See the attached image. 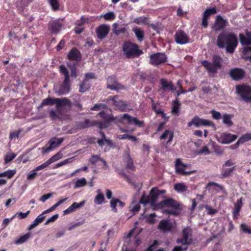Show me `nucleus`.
Segmentation results:
<instances>
[{
	"mask_svg": "<svg viewBox=\"0 0 251 251\" xmlns=\"http://www.w3.org/2000/svg\"><path fill=\"white\" fill-rule=\"evenodd\" d=\"M71 74L69 75V71L64 65H61L59 67V72L64 76V79L59 87L58 90L59 95L66 94L70 91L71 82L70 77L76 78L77 77L76 68L75 64H68Z\"/></svg>",
	"mask_w": 251,
	"mask_h": 251,
	"instance_id": "nucleus-1",
	"label": "nucleus"
},
{
	"mask_svg": "<svg viewBox=\"0 0 251 251\" xmlns=\"http://www.w3.org/2000/svg\"><path fill=\"white\" fill-rule=\"evenodd\" d=\"M217 46L221 49L226 47L227 52L232 53L238 45L237 38L233 33H221L217 40Z\"/></svg>",
	"mask_w": 251,
	"mask_h": 251,
	"instance_id": "nucleus-2",
	"label": "nucleus"
},
{
	"mask_svg": "<svg viewBox=\"0 0 251 251\" xmlns=\"http://www.w3.org/2000/svg\"><path fill=\"white\" fill-rule=\"evenodd\" d=\"M138 45L129 41L126 42L123 47V50L127 58L138 57L143 54Z\"/></svg>",
	"mask_w": 251,
	"mask_h": 251,
	"instance_id": "nucleus-3",
	"label": "nucleus"
},
{
	"mask_svg": "<svg viewBox=\"0 0 251 251\" xmlns=\"http://www.w3.org/2000/svg\"><path fill=\"white\" fill-rule=\"evenodd\" d=\"M222 58L218 55H214L212 57V62L203 60L201 62V65L203 66L208 73L215 74L218 69L222 68Z\"/></svg>",
	"mask_w": 251,
	"mask_h": 251,
	"instance_id": "nucleus-4",
	"label": "nucleus"
},
{
	"mask_svg": "<svg viewBox=\"0 0 251 251\" xmlns=\"http://www.w3.org/2000/svg\"><path fill=\"white\" fill-rule=\"evenodd\" d=\"M236 93L243 100L247 103H251V86L241 84L236 86Z\"/></svg>",
	"mask_w": 251,
	"mask_h": 251,
	"instance_id": "nucleus-5",
	"label": "nucleus"
},
{
	"mask_svg": "<svg viewBox=\"0 0 251 251\" xmlns=\"http://www.w3.org/2000/svg\"><path fill=\"white\" fill-rule=\"evenodd\" d=\"M149 63L154 66L166 63L168 61V57L165 53L157 52L151 54L150 56Z\"/></svg>",
	"mask_w": 251,
	"mask_h": 251,
	"instance_id": "nucleus-6",
	"label": "nucleus"
},
{
	"mask_svg": "<svg viewBox=\"0 0 251 251\" xmlns=\"http://www.w3.org/2000/svg\"><path fill=\"white\" fill-rule=\"evenodd\" d=\"M118 122L123 124L127 123L130 125H134L138 127H142L144 125L143 121H139L137 118L133 117L128 114L122 115L118 119Z\"/></svg>",
	"mask_w": 251,
	"mask_h": 251,
	"instance_id": "nucleus-7",
	"label": "nucleus"
},
{
	"mask_svg": "<svg viewBox=\"0 0 251 251\" xmlns=\"http://www.w3.org/2000/svg\"><path fill=\"white\" fill-rule=\"evenodd\" d=\"M182 238L177 239L176 242L182 245H188L192 243V230L190 227H186L182 229Z\"/></svg>",
	"mask_w": 251,
	"mask_h": 251,
	"instance_id": "nucleus-8",
	"label": "nucleus"
},
{
	"mask_svg": "<svg viewBox=\"0 0 251 251\" xmlns=\"http://www.w3.org/2000/svg\"><path fill=\"white\" fill-rule=\"evenodd\" d=\"M107 88L111 90L119 91L125 89V86L119 83L114 75L109 76L107 78Z\"/></svg>",
	"mask_w": 251,
	"mask_h": 251,
	"instance_id": "nucleus-9",
	"label": "nucleus"
},
{
	"mask_svg": "<svg viewBox=\"0 0 251 251\" xmlns=\"http://www.w3.org/2000/svg\"><path fill=\"white\" fill-rule=\"evenodd\" d=\"M194 125L196 127L201 126H214L212 122L208 120L201 119L198 116H195L192 120L188 123V126L190 127Z\"/></svg>",
	"mask_w": 251,
	"mask_h": 251,
	"instance_id": "nucleus-10",
	"label": "nucleus"
},
{
	"mask_svg": "<svg viewBox=\"0 0 251 251\" xmlns=\"http://www.w3.org/2000/svg\"><path fill=\"white\" fill-rule=\"evenodd\" d=\"M64 140V138H58L53 137L51 138L48 142L49 145L47 147L42 148L43 153H46L58 147Z\"/></svg>",
	"mask_w": 251,
	"mask_h": 251,
	"instance_id": "nucleus-11",
	"label": "nucleus"
},
{
	"mask_svg": "<svg viewBox=\"0 0 251 251\" xmlns=\"http://www.w3.org/2000/svg\"><path fill=\"white\" fill-rule=\"evenodd\" d=\"M229 76L235 81H239L242 79L245 75L244 70L239 68H235L230 69L229 72Z\"/></svg>",
	"mask_w": 251,
	"mask_h": 251,
	"instance_id": "nucleus-12",
	"label": "nucleus"
},
{
	"mask_svg": "<svg viewBox=\"0 0 251 251\" xmlns=\"http://www.w3.org/2000/svg\"><path fill=\"white\" fill-rule=\"evenodd\" d=\"M228 22L221 15L217 16L214 24L212 25V29L215 31H220L227 26Z\"/></svg>",
	"mask_w": 251,
	"mask_h": 251,
	"instance_id": "nucleus-13",
	"label": "nucleus"
},
{
	"mask_svg": "<svg viewBox=\"0 0 251 251\" xmlns=\"http://www.w3.org/2000/svg\"><path fill=\"white\" fill-rule=\"evenodd\" d=\"M110 31V26L106 25H101L96 30L97 37L100 40L105 38Z\"/></svg>",
	"mask_w": 251,
	"mask_h": 251,
	"instance_id": "nucleus-14",
	"label": "nucleus"
},
{
	"mask_svg": "<svg viewBox=\"0 0 251 251\" xmlns=\"http://www.w3.org/2000/svg\"><path fill=\"white\" fill-rule=\"evenodd\" d=\"M175 39L178 44H186L189 42L188 36L183 30H179L175 35Z\"/></svg>",
	"mask_w": 251,
	"mask_h": 251,
	"instance_id": "nucleus-15",
	"label": "nucleus"
},
{
	"mask_svg": "<svg viewBox=\"0 0 251 251\" xmlns=\"http://www.w3.org/2000/svg\"><path fill=\"white\" fill-rule=\"evenodd\" d=\"M188 164L183 163L180 159H177L175 164L176 173L182 175H188L191 174L192 172H186L184 171V170L188 167Z\"/></svg>",
	"mask_w": 251,
	"mask_h": 251,
	"instance_id": "nucleus-16",
	"label": "nucleus"
},
{
	"mask_svg": "<svg viewBox=\"0 0 251 251\" xmlns=\"http://www.w3.org/2000/svg\"><path fill=\"white\" fill-rule=\"evenodd\" d=\"M118 98V96L116 95L113 96L110 100L112 101L113 104L119 110L121 111H126L128 105V103L124 100H117L116 99Z\"/></svg>",
	"mask_w": 251,
	"mask_h": 251,
	"instance_id": "nucleus-17",
	"label": "nucleus"
},
{
	"mask_svg": "<svg viewBox=\"0 0 251 251\" xmlns=\"http://www.w3.org/2000/svg\"><path fill=\"white\" fill-rule=\"evenodd\" d=\"M173 227L172 223L170 220H161L158 226V228L164 233H167L172 231Z\"/></svg>",
	"mask_w": 251,
	"mask_h": 251,
	"instance_id": "nucleus-18",
	"label": "nucleus"
},
{
	"mask_svg": "<svg viewBox=\"0 0 251 251\" xmlns=\"http://www.w3.org/2000/svg\"><path fill=\"white\" fill-rule=\"evenodd\" d=\"M62 24L58 20L50 21L49 24V29L52 34H57L61 29Z\"/></svg>",
	"mask_w": 251,
	"mask_h": 251,
	"instance_id": "nucleus-19",
	"label": "nucleus"
},
{
	"mask_svg": "<svg viewBox=\"0 0 251 251\" xmlns=\"http://www.w3.org/2000/svg\"><path fill=\"white\" fill-rule=\"evenodd\" d=\"M68 58L70 60L80 61L82 58L80 51L75 47L73 48L69 52Z\"/></svg>",
	"mask_w": 251,
	"mask_h": 251,
	"instance_id": "nucleus-20",
	"label": "nucleus"
},
{
	"mask_svg": "<svg viewBox=\"0 0 251 251\" xmlns=\"http://www.w3.org/2000/svg\"><path fill=\"white\" fill-rule=\"evenodd\" d=\"M237 138V135L229 133H224L220 137L219 142L224 144L231 143Z\"/></svg>",
	"mask_w": 251,
	"mask_h": 251,
	"instance_id": "nucleus-21",
	"label": "nucleus"
},
{
	"mask_svg": "<svg viewBox=\"0 0 251 251\" xmlns=\"http://www.w3.org/2000/svg\"><path fill=\"white\" fill-rule=\"evenodd\" d=\"M85 201H83L79 203H77L76 202H73L68 208L63 211L64 214H69L75 211L76 210L82 207L85 204Z\"/></svg>",
	"mask_w": 251,
	"mask_h": 251,
	"instance_id": "nucleus-22",
	"label": "nucleus"
},
{
	"mask_svg": "<svg viewBox=\"0 0 251 251\" xmlns=\"http://www.w3.org/2000/svg\"><path fill=\"white\" fill-rule=\"evenodd\" d=\"M160 84L161 86L160 88V90L164 91H165L167 90L174 91L176 90L172 81L168 82L166 79L162 78L160 80Z\"/></svg>",
	"mask_w": 251,
	"mask_h": 251,
	"instance_id": "nucleus-23",
	"label": "nucleus"
},
{
	"mask_svg": "<svg viewBox=\"0 0 251 251\" xmlns=\"http://www.w3.org/2000/svg\"><path fill=\"white\" fill-rule=\"evenodd\" d=\"M163 202L166 207L173 208L174 209H180L179 203L172 198H168L163 200Z\"/></svg>",
	"mask_w": 251,
	"mask_h": 251,
	"instance_id": "nucleus-24",
	"label": "nucleus"
},
{
	"mask_svg": "<svg viewBox=\"0 0 251 251\" xmlns=\"http://www.w3.org/2000/svg\"><path fill=\"white\" fill-rule=\"evenodd\" d=\"M242 201L243 198H241L240 199L237 200V202L234 204V208L233 211V218L234 220L237 219L241 207L243 206Z\"/></svg>",
	"mask_w": 251,
	"mask_h": 251,
	"instance_id": "nucleus-25",
	"label": "nucleus"
},
{
	"mask_svg": "<svg viewBox=\"0 0 251 251\" xmlns=\"http://www.w3.org/2000/svg\"><path fill=\"white\" fill-rule=\"evenodd\" d=\"M98 115L103 120V121L107 123H109L111 122L117 121L118 119L117 117H114L112 115L107 114L104 111H102L99 113Z\"/></svg>",
	"mask_w": 251,
	"mask_h": 251,
	"instance_id": "nucleus-26",
	"label": "nucleus"
},
{
	"mask_svg": "<svg viewBox=\"0 0 251 251\" xmlns=\"http://www.w3.org/2000/svg\"><path fill=\"white\" fill-rule=\"evenodd\" d=\"M149 196L150 198L151 204V205H153L155 203L158 196H159V190L156 187L152 188L150 191Z\"/></svg>",
	"mask_w": 251,
	"mask_h": 251,
	"instance_id": "nucleus-27",
	"label": "nucleus"
},
{
	"mask_svg": "<svg viewBox=\"0 0 251 251\" xmlns=\"http://www.w3.org/2000/svg\"><path fill=\"white\" fill-rule=\"evenodd\" d=\"M97 122L90 121L89 119H85L83 122H79L77 126L80 129L88 128L97 125Z\"/></svg>",
	"mask_w": 251,
	"mask_h": 251,
	"instance_id": "nucleus-28",
	"label": "nucleus"
},
{
	"mask_svg": "<svg viewBox=\"0 0 251 251\" xmlns=\"http://www.w3.org/2000/svg\"><path fill=\"white\" fill-rule=\"evenodd\" d=\"M45 218L46 216H43V214H40L38 216L33 223L29 226L28 229L30 230L35 228L39 224L42 223L45 220Z\"/></svg>",
	"mask_w": 251,
	"mask_h": 251,
	"instance_id": "nucleus-29",
	"label": "nucleus"
},
{
	"mask_svg": "<svg viewBox=\"0 0 251 251\" xmlns=\"http://www.w3.org/2000/svg\"><path fill=\"white\" fill-rule=\"evenodd\" d=\"M55 104H56V107L58 108L65 105H70L71 102L67 98H56Z\"/></svg>",
	"mask_w": 251,
	"mask_h": 251,
	"instance_id": "nucleus-30",
	"label": "nucleus"
},
{
	"mask_svg": "<svg viewBox=\"0 0 251 251\" xmlns=\"http://www.w3.org/2000/svg\"><path fill=\"white\" fill-rule=\"evenodd\" d=\"M174 132L173 131L167 129L160 136V139L161 140H164L167 139V138L168 137L169 139L167 141V143H171L174 138Z\"/></svg>",
	"mask_w": 251,
	"mask_h": 251,
	"instance_id": "nucleus-31",
	"label": "nucleus"
},
{
	"mask_svg": "<svg viewBox=\"0 0 251 251\" xmlns=\"http://www.w3.org/2000/svg\"><path fill=\"white\" fill-rule=\"evenodd\" d=\"M31 236V234L30 232L26 233L15 240L14 241V243L16 245L23 244L27 241Z\"/></svg>",
	"mask_w": 251,
	"mask_h": 251,
	"instance_id": "nucleus-32",
	"label": "nucleus"
},
{
	"mask_svg": "<svg viewBox=\"0 0 251 251\" xmlns=\"http://www.w3.org/2000/svg\"><path fill=\"white\" fill-rule=\"evenodd\" d=\"M56 98H52L50 97H48L43 100L41 104L38 107V109L42 108L45 105H52L55 103Z\"/></svg>",
	"mask_w": 251,
	"mask_h": 251,
	"instance_id": "nucleus-33",
	"label": "nucleus"
},
{
	"mask_svg": "<svg viewBox=\"0 0 251 251\" xmlns=\"http://www.w3.org/2000/svg\"><path fill=\"white\" fill-rule=\"evenodd\" d=\"M239 36L240 43L243 46L246 47L251 45V40L249 37L245 36L243 33H240Z\"/></svg>",
	"mask_w": 251,
	"mask_h": 251,
	"instance_id": "nucleus-34",
	"label": "nucleus"
},
{
	"mask_svg": "<svg viewBox=\"0 0 251 251\" xmlns=\"http://www.w3.org/2000/svg\"><path fill=\"white\" fill-rule=\"evenodd\" d=\"M91 87V84L88 81L83 79L79 85V92L84 93L88 90Z\"/></svg>",
	"mask_w": 251,
	"mask_h": 251,
	"instance_id": "nucleus-35",
	"label": "nucleus"
},
{
	"mask_svg": "<svg viewBox=\"0 0 251 251\" xmlns=\"http://www.w3.org/2000/svg\"><path fill=\"white\" fill-rule=\"evenodd\" d=\"M236 166H233L232 168L228 169L223 168L222 170V176L223 178H226L231 176L233 172L235 170Z\"/></svg>",
	"mask_w": 251,
	"mask_h": 251,
	"instance_id": "nucleus-36",
	"label": "nucleus"
},
{
	"mask_svg": "<svg viewBox=\"0 0 251 251\" xmlns=\"http://www.w3.org/2000/svg\"><path fill=\"white\" fill-rule=\"evenodd\" d=\"M133 31L139 41L141 42L143 40L144 38V32L143 30L139 28L135 27L133 28Z\"/></svg>",
	"mask_w": 251,
	"mask_h": 251,
	"instance_id": "nucleus-37",
	"label": "nucleus"
},
{
	"mask_svg": "<svg viewBox=\"0 0 251 251\" xmlns=\"http://www.w3.org/2000/svg\"><path fill=\"white\" fill-rule=\"evenodd\" d=\"M174 189L178 193H182L186 192L188 187L183 183H178L174 185Z\"/></svg>",
	"mask_w": 251,
	"mask_h": 251,
	"instance_id": "nucleus-38",
	"label": "nucleus"
},
{
	"mask_svg": "<svg viewBox=\"0 0 251 251\" xmlns=\"http://www.w3.org/2000/svg\"><path fill=\"white\" fill-rule=\"evenodd\" d=\"M16 173V170H8L3 173L0 174V177H6L8 179H11Z\"/></svg>",
	"mask_w": 251,
	"mask_h": 251,
	"instance_id": "nucleus-39",
	"label": "nucleus"
},
{
	"mask_svg": "<svg viewBox=\"0 0 251 251\" xmlns=\"http://www.w3.org/2000/svg\"><path fill=\"white\" fill-rule=\"evenodd\" d=\"M232 116L230 114L225 113L223 116V122L228 127H230L233 125L231 121Z\"/></svg>",
	"mask_w": 251,
	"mask_h": 251,
	"instance_id": "nucleus-40",
	"label": "nucleus"
},
{
	"mask_svg": "<svg viewBox=\"0 0 251 251\" xmlns=\"http://www.w3.org/2000/svg\"><path fill=\"white\" fill-rule=\"evenodd\" d=\"M126 168L131 170H134L135 169V166L133 164V159L130 156V154L128 151L126 153Z\"/></svg>",
	"mask_w": 251,
	"mask_h": 251,
	"instance_id": "nucleus-41",
	"label": "nucleus"
},
{
	"mask_svg": "<svg viewBox=\"0 0 251 251\" xmlns=\"http://www.w3.org/2000/svg\"><path fill=\"white\" fill-rule=\"evenodd\" d=\"M239 142H240L241 144L248 142L251 140V133L247 132L246 133L242 135L239 138Z\"/></svg>",
	"mask_w": 251,
	"mask_h": 251,
	"instance_id": "nucleus-42",
	"label": "nucleus"
},
{
	"mask_svg": "<svg viewBox=\"0 0 251 251\" xmlns=\"http://www.w3.org/2000/svg\"><path fill=\"white\" fill-rule=\"evenodd\" d=\"M217 13V9L216 7H212L206 9L203 13V16L208 18L212 14H215Z\"/></svg>",
	"mask_w": 251,
	"mask_h": 251,
	"instance_id": "nucleus-43",
	"label": "nucleus"
},
{
	"mask_svg": "<svg viewBox=\"0 0 251 251\" xmlns=\"http://www.w3.org/2000/svg\"><path fill=\"white\" fill-rule=\"evenodd\" d=\"M212 187H216L219 188V189L220 190H222L223 189V187L221 185H220L219 184L214 182H208L206 186L205 187V189L208 190V191H210L213 189Z\"/></svg>",
	"mask_w": 251,
	"mask_h": 251,
	"instance_id": "nucleus-44",
	"label": "nucleus"
},
{
	"mask_svg": "<svg viewBox=\"0 0 251 251\" xmlns=\"http://www.w3.org/2000/svg\"><path fill=\"white\" fill-rule=\"evenodd\" d=\"M29 213L30 211H27L25 213H23L22 212H17L11 218V219L13 220L16 217H17L20 220L25 219L28 216Z\"/></svg>",
	"mask_w": 251,
	"mask_h": 251,
	"instance_id": "nucleus-45",
	"label": "nucleus"
},
{
	"mask_svg": "<svg viewBox=\"0 0 251 251\" xmlns=\"http://www.w3.org/2000/svg\"><path fill=\"white\" fill-rule=\"evenodd\" d=\"M63 156L62 153L61 151L58 152L57 153L53 155L50 159L48 160V162H50V164L57 161L61 159Z\"/></svg>",
	"mask_w": 251,
	"mask_h": 251,
	"instance_id": "nucleus-46",
	"label": "nucleus"
},
{
	"mask_svg": "<svg viewBox=\"0 0 251 251\" xmlns=\"http://www.w3.org/2000/svg\"><path fill=\"white\" fill-rule=\"evenodd\" d=\"M180 108V103L178 100H176L174 102V105L172 108V113L176 115L179 113Z\"/></svg>",
	"mask_w": 251,
	"mask_h": 251,
	"instance_id": "nucleus-47",
	"label": "nucleus"
},
{
	"mask_svg": "<svg viewBox=\"0 0 251 251\" xmlns=\"http://www.w3.org/2000/svg\"><path fill=\"white\" fill-rule=\"evenodd\" d=\"M53 11H56L59 9V3L58 0H48Z\"/></svg>",
	"mask_w": 251,
	"mask_h": 251,
	"instance_id": "nucleus-48",
	"label": "nucleus"
},
{
	"mask_svg": "<svg viewBox=\"0 0 251 251\" xmlns=\"http://www.w3.org/2000/svg\"><path fill=\"white\" fill-rule=\"evenodd\" d=\"M16 156V154L14 153H7L4 156V163L7 164L11 161Z\"/></svg>",
	"mask_w": 251,
	"mask_h": 251,
	"instance_id": "nucleus-49",
	"label": "nucleus"
},
{
	"mask_svg": "<svg viewBox=\"0 0 251 251\" xmlns=\"http://www.w3.org/2000/svg\"><path fill=\"white\" fill-rule=\"evenodd\" d=\"M73 157L72 158H67L58 163H57L56 164L54 167H53V169H56V168H59L63 165H66L68 163H71L72 161V159H73Z\"/></svg>",
	"mask_w": 251,
	"mask_h": 251,
	"instance_id": "nucleus-50",
	"label": "nucleus"
},
{
	"mask_svg": "<svg viewBox=\"0 0 251 251\" xmlns=\"http://www.w3.org/2000/svg\"><path fill=\"white\" fill-rule=\"evenodd\" d=\"M104 201V197L103 194H98L94 200V202L95 203L97 204H101L103 201Z\"/></svg>",
	"mask_w": 251,
	"mask_h": 251,
	"instance_id": "nucleus-51",
	"label": "nucleus"
},
{
	"mask_svg": "<svg viewBox=\"0 0 251 251\" xmlns=\"http://www.w3.org/2000/svg\"><path fill=\"white\" fill-rule=\"evenodd\" d=\"M103 17L106 21H112L115 18V15L113 12H109L104 14Z\"/></svg>",
	"mask_w": 251,
	"mask_h": 251,
	"instance_id": "nucleus-52",
	"label": "nucleus"
},
{
	"mask_svg": "<svg viewBox=\"0 0 251 251\" xmlns=\"http://www.w3.org/2000/svg\"><path fill=\"white\" fill-rule=\"evenodd\" d=\"M86 180L85 178H81L76 180L75 183V187H81L85 186L86 184Z\"/></svg>",
	"mask_w": 251,
	"mask_h": 251,
	"instance_id": "nucleus-53",
	"label": "nucleus"
},
{
	"mask_svg": "<svg viewBox=\"0 0 251 251\" xmlns=\"http://www.w3.org/2000/svg\"><path fill=\"white\" fill-rule=\"evenodd\" d=\"M22 129H19L16 131L11 132L9 134V139L10 140H12L13 138H18L19 137V135L22 132Z\"/></svg>",
	"mask_w": 251,
	"mask_h": 251,
	"instance_id": "nucleus-54",
	"label": "nucleus"
},
{
	"mask_svg": "<svg viewBox=\"0 0 251 251\" xmlns=\"http://www.w3.org/2000/svg\"><path fill=\"white\" fill-rule=\"evenodd\" d=\"M241 230L245 233L251 234V228L247 225L242 224L240 226Z\"/></svg>",
	"mask_w": 251,
	"mask_h": 251,
	"instance_id": "nucleus-55",
	"label": "nucleus"
},
{
	"mask_svg": "<svg viewBox=\"0 0 251 251\" xmlns=\"http://www.w3.org/2000/svg\"><path fill=\"white\" fill-rule=\"evenodd\" d=\"M106 105L102 103L95 104L93 107L91 108L92 111H98L100 109H104L106 107Z\"/></svg>",
	"mask_w": 251,
	"mask_h": 251,
	"instance_id": "nucleus-56",
	"label": "nucleus"
},
{
	"mask_svg": "<svg viewBox=\"0 0 251 251\" xmlns=\"http://www.w3.org/2000/svg\"><path fill=\"white\" fill-rule=\"evenodd\" d=\"M139 202L140 203H143L145 204L149 203H151L150 196H146L145 195H143L140 199Z\"/></svg>",
	"mask_w": 251,
	"mask_h": 251,
	"instance_id": "nucleus-57",
	"label": "nucleus"
},
{
	"mask_svg": "<svg viewBox=\"0 0 251 251\" xmlns=\"http://www.w3.org/2000/svg\"><path fill=\"white\" fill-rule=\"evenodd\" d=\"M50 165V162H49L47 160V161H46L44 163L41 164L40 165H39L38 167H37L36 168H35L34 169V172H37V171H38L39 170L44 169L48 167Z\"/></svg>",
	"mask_w": 251,
	"mask_h": 251,
	"instance_id": "nucleus-58",
	"label": "nucleus"
},
{
	"mask_svg": "<svg viewBox=\"0 0 251 251\" xmlns=\"http://www.w3.org/2000/svg\"><path fill=\"white\" fill-rule=\"evenodd\" d=\"M156 216V214L155 213L151 214L148 216H147L146 219L147 221L150 224H153L155 223V219L154 217Z\"/></svg>",
	"mask_w": 251,
	"mask_h": 251,
	"instance_id": "nucleus-59",
	"label": "nucleus"
},
{
	"mask_svg": "<svg viewBox=\"0 0 251 251\" xmlns=\"http://www.w3.org/2000/svg\"><path fill=\"white\" fill-rule=\"evenodd\" d=\"M158 245V242L157 240H154L152 244H151L145 251H154V249Z\"/></svg>",
	"mask_w": 251,
	"mask_h": 251,
	"instance_id": "nucleus-60",
	"label": "nucleus"
},
{
	"mask_svg": "<svg viewBox=\"0 0 251 251\" xmlns=\"http://www.w3.org/2000/svg\"><path fill=\"white\" fill-rule=\"evenodd\" d=\"M212 117L215 120H220L222 118V115L220 112L215 110H212L211 111Z\"/></svg>",
	"mask_w": 251,
	"mask_h": 251,
	"instance_id": "nucleus-61",
	"label": "nucleus"
},
{
	"mask_svg": "<svg viewBox=\"0 0 251 251\" xmlns=\"http://www.w3.org/2000/svg\"><path fill=\"white\" fill-rule=\"evenodd\" d=\"M96 75L94 73H88L85 74L84 76V79L85 80L88 81L91 79H96Z\"/></svg>",
	"mask_w": 251,
	"mask_h": 251,
	"instance_id": "nucleus-62",
	"label": "nucleus"
},
{
	"mask_svg": "<svg viewBox=\"0 0 251 251\" xmlns=\"http://www.w3.org/2000/svg\"><path fill=\"white\" fill-rule=\"evenodd\" d=\"M58 218V214H56L51 217H50L45 223V225H48L50 223L54 222L55 221H56L57 218Z\"/></svg>",
	"mask_w": 251,
	"mask_h": 251,
	"instance_id": "nucleus-63",
	"label": "nucleus"
},
{
	"mask_svg": "<svg viewBox=\"0 0 251 251\" xmlns=\"http://www.w3.org/2000/svg\"><path fill=\"white\" fill-rule=\"evenodd\" d=\"M100 157L97 155H93L91 158L90 159L89 161L93 164H95L98 161H100Z\"/></svg>",
	"mask_w": 251,
	"mask_h": 251,
	"instance_id": "nucleus-64",
	"label": "nucleus"
}]
</instances>
